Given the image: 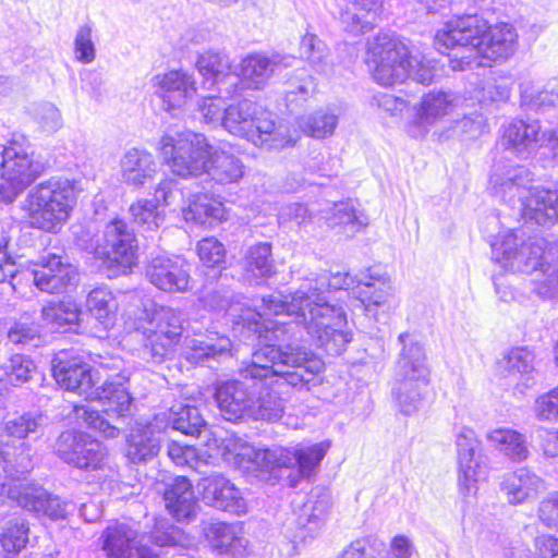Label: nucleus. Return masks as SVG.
Segmentation results:
<instances>
[{
  "mask_svg": "<svg viewBox=\"0 0 558 558\" xmlns=\"http://www.w3.org/2000/svg\"><path fill=\"white\" fill-rule=\"evenodd\" d=\"M260 312L246 310L244 327L264 345L253 353L251 364L241 369L242 379L217 384L215 400L225 420L248 418L256 379H283L294 388L307 386L324 369L320 357L300 345L303 331L330 355H340L351 341L347 314L330 304L317 288L296 290L283 295L276 292L262 298Z\"/></svg>",
  "mask_w": 558,
  "mask_h": 558,
  "instance_id": "obj_1",
  "label": "nucleus"
},
{
  "mask_svg": "<svg viewBox=\"0 0 558 558\" xmlns=\"http://www.w3.org/2000/svg\"><path fill=\"white\" fill-rule=\"evenodd\" d=\"M437 49L448 53L453 71H464L488 62L508 60L518 47V34L507 23L489 26L476 14L458 16L448 21L435 35Z\"/></svg>",
  "mask_w": 558,
  "mask_h": 558,
  "instance_id": "obj_2",
  "label": "nucleus"
},
{
  "mask_svg": "<svg viewBox=\"0 0 558 558\" xmlns=\"http://www.w3.org/2000/svg\"><path fill=\"white\" fill-rule=\"evenodd\" d=\"M493 259L505 269L532 274L535 292L542 298L558 295V245L544 239L525 241L519 231L500 234L492 244Z\"/></svg>",
  "mask_w": 558,
  "mask_h": 558,
  "instance_id": "obj_3",
  "label": "nucleus"
},
{
  "mask_svg": "<svg viewBox=\"0 0 558 558\" xmlns=\"http://www.w3.org/2000/svg\"><path fill=\"white\" fill-rule=\"evenodd\" d=\"M52 375L66 391L82 396L85 400L100 402L101 411L109 417H122L130 410L132 398L122 386V380L126 378L124 375H119L121 380L117 384L106 381L97 386L90 366L78 356H72L64 351L52 359Z\"/></svg>",
  "mask_w": 558,
  "mask_h": 558,
  "instance_id": "obj_4",
  "label": "nucleus"
},
{
  "mask_svg": "<svg viewBox=\"0 0 558 558\" xmlns=\"http://www.w3.org/2000/svg\"><path fill=\"white\" fill-rule=\"evenodd\" d=\"M76 181L51 178L33 187L23 205L32 227L46 232H58L68 221L77 201Z\"/></svg>",
  "mask_w": 558,
  "mask_h": 558,
  "instance_id": "obj_5",
  "label": "nucleus"
},
{
  "mask_svg": "<svg viewBox=\"0 0 558 558\" xmlns=\"http://www.w3.org/2000/svg\"><path fill=\"white\" fill-rule=\"evenodd\" d=\"M222 126L229 133L269 150L281 149L292 143L288 129L277 125L271 112L248 99L226 109Z\"/></svg>",
  "mask_w": 558,
  "mask_h": 558,
  "instance_id": "obj_6",
  "label": "nucleus"
},
{
  "mask_svg": "<svg viewBox=\"0 0 558 558\" xmlns=\"http://www.w3.org/2000/svg\"><path fill=\"white\" fill-rule=\"evenodd\" d=\"M398 340L402 350L397 363L398 379L392 395L400 411L411 415L423 405L429 371L423 347L411 335L400 333Z\"/></svg>",
  "mask_w": 558,
  "mask_h": 558,
  "instance_id": "obj_7",
  "label": "nucleus"
},
{
  "mask_svg": "<svg viewBox=\"0 0 558 558\" xmlns=\"http://www.w3.org/2000/svg\"><path fill=\"white\" fill-rule=\"evenodd\" d=\"M158 150L174 174L190 178L204 173L210 145L201 133L167 132L159 141Z\"/></svg>",
  "mask_w": 558,
  "mask_h": 558,
  "instance_id": "obj_8",
  "label": "nucleus"
},
{
  "mask_svg": "<svg viewBox=\"0 0 558 558\" xmlns=\"http://www.w3.org/2000/svg\"><path fill=\"white\" fill-rule=\"evenodd\" d=\"M184 314L170 306L155 307L142 327L144 353L161 363L175 351L183 335Z\"/></svg>",
  "mask_w": 558,
  "mask_h": 558,
  "instance_id": "obj_9",
  "label": "nucleus"
},
{
  "mask_svg": "<svg viewBox=\"0 0 558 558\" xmlns=\"http://www.w3.org/2000/svg\"><path fill=\"white\" fill-rule=\"evenodd\" d=\"M329 449V442L298 445L292 448L274 447L270 454L269 474L279 477L282 470H290V486L313 476Z\"/></svg>",
  "mask_w": 558,
  "mask_h": 558,
  "instance_id": "obj_10",
  "label": "nucleus"
},
{
  "mask_svg": "<svg viewBox=\"0 0 558 558\" xmlns=\"http://www.w3.org/2000/svg\"><path fill=\"white\" fill-rule=\"evenodd\" d=\"M1 168L0 201L7 204L13 203L41 172V166L16 140L4 147Z\"/></svg>",
  "mask_w": 558,
  "mask_h": 558,
  "instance_id": "obj_11",
  "label": "nucleus"
},
{
  "mask_svg": "<svg viewBox=\"0 0 558 558\" xmlns=\"http://www.w3.org/2000/svg\"><path fill=\"white\" fill-rule=\"evenodd\" d=\"M368 52L374 64L373 78L383 86H393L409 77V50L400 41L387 36L369 43Z\"/></svg>",
  "mask_w": 558,
  "mask_h": 558,
  "instance_id": "obj_12",
  "label": "nucleus"
},
{
  "mask_svg": "<svg viewBox=\"0 0 558 558\" xmlns=\"http://www.w3.org/2000/svg\"><path fill=\"white\" fill-rule=\"evenodd\" d=\"M86 250L107 260L109 264L130 269L137 258L136 235L122 219H114L106 225L101 239L96 245L86 246Z\"/></svg>",
  "mask_w": 558,
  "mask_h": 558,
  "instance_id": "obj_13",
  "label": "nucleus"
},
{
  "mask_svg": "<svg viewBox=\"0 0 558 558\" xmlns=\"http://www.w3.org/2000/svg\"><path fill=\"white\" fill-rule=\"evenodd\" d=\"M460 104L461 98L452 92L430 90L424 94L413 107V118L405 124L408 135L416 140L424 138L434 126L454 112Z\"/></svg>",
  "mask_w": 558,
  "mask_h": 558,
  "instance_id": "obj_14",
  "label": "nucleus"
},
{
  "mask_svg": "<svg viewBox=\"0 0 558 558\" xmlns=\"http://www.w3.org/2000/svg\"><path fill=\"white\" fill-rule=\"evenodd\" d=\"M357 289L356 306L375 320L387 318L396 307L392 287L383 275L369 271L360 279Z\"/></svg>",
  "mask_w": 558,
  "mask_h": 558,
  "instance_id": "obj_15",
  "label": "nucleus"
},
{
  "mask_svg": "<svg viewBox=\"0 0 558 558\" xmlns=\"http://www.w3.org/2000/svg\"><path fill=\"white\" fill-rule=\"evenodd\" d=\"M149 282L159 290L175 293L190 289V266L180 257L157 256L146 268Z\"/></svg>",
  "mask_w": 558,
  "mask_h": 558,
  "instance_id": "obj_16",
  "label": "nucleus"
},
{
  "mask_svg": "<svg viewBox=\"0 0 558 558\" xmlns=\"http://www.w3.org/2000/svg\"><path fill=\"white\" fill-rule=\"evenodd\" d=\"M10 498L22 508L36 513L38 517H48L51 520L64 519L69 513L70 504L57 496H51L40 486L19 484L10 487Z\"/></svg>",
  "mask_w": 558,
  "mask_h": 558,
  "instance_id": "obj_17",
  "label": "nucleus"
},
{
  "mask_svg": "<svg viewBox=\"0 0 558 558\" xmlns=\"http://www.w3.org/2000/svg\"><path fill=\"white\" fill-rule=\"evenodd\" d=\"M294 61L295 58L292 56L251 53L242 59L240 72L234 80L238 81V77H241L247 87L262 89L275 73L292 66Z\"/></svg>",
  "mask_w": 558,
  "mask_h": 558,
  "instance_id": "obj_18",
  "label": "nucleus"
},
{
  "mask_svg": "<svg viewBox=\"0 0 558 558\" xmlns=\"http://www.w3.org/2000/svg\"><path fill=\"white\" fill-rule=\"evenodd\" d=\"M203 500L217 509L235 513L246 512V502L240 490L223 475L213 473L198 481Z\"/></svg>",
  "mask_w": 558,
  "mask_h": 558,
  "instance_id": "obj_19",
  "label": "nucleus"
},
{
  "mask_svg": "<svg viewBox=\"0 0 558 558\" xmlns=\"http://www.w3.org/2000/svg\"><path fill=\"white\" fill-rule=\"evenodd\" d=\"M145 536L137 539V532L125 523L109 525L102 533V550L108 558H128L135 549L138 558H157L158 554L144 544Z\"/></svg>",
  "mask_w": 558,
  "mask_h": 558,
  "instance_id": "obj_20",
  "label": "nucleus"
},
{
  "mask_svg": "<svg viewBox=\"0 0 558 558\" xmlns=\"http://www.w3.org/2000/svg\"><path fill=\"white\" fill-rule=\"evenodd\" d=\"M40 268L32 271L34 284L44 292L59 293L73 286L77 271L74 266L64 263L61 256L47 254L40 257Z\"/></svg>",
  "mask_w": 558,
  "mask_h": 558,
  "instance_id": "obj_21",
  "label": "nucleus"
},
{
  "mask_svg": "<svg viewBox=\"0 0 558 558\" xmlns=\"http://www.w3.org/2000/svg\"><path fill=\"white\" fill-rule=\"evenodd\" d=\"M222 456L239 469L246 472H266L270 468V449H257L236 435L222 440Z\"/></svg>",
  "mask_w": 558,
  "mask_h": 558,
  "instance_id": "obj_22",
  "label": "nucleus"
},
{
  "mask_svg": "<svg viewBox=\"0 0 558 558\" xmlns=\"http://www.w3.org/2000/svg\"><path fill=\"white\" fill-rule=\"evenodd\" d=\"M478 440L475 432L466 426H460L456 430V448L459 465V485L464 495L474 494L477 489L478 463L475 459V450Z\"/></svg>",
  "mask_w": 558,
  "mask_h": 558,
  "instance_id": "obj_23",
  "label": "nucleus"
},
{
  "mask_svg": "<svg viewBox=\"0 0 558 558\" xmlns=\"http://www.w3.org/2000/svg\"><path fill=\"white\" fill-rule=\"evenodd\" d=\"M154 86L167 111L181 108L187 99L196 94V83L193 75L182 70H171L156 75Z\"/></svg>",
  "mask_w": 558,
  "mask_h": 558,
  "instance_id": "obj_24",
  "label": "nucleus"
},
{
  "mask_svg": "<svg viewBox=\"0 0 558 558\" xmlns=\"http://www.w3.org/2000/svg\"><path fill=\"white\" fill-rule=\"evenodd\" d=\"M165 507L178 522H190L197 512V498L193 485L185 476H177L165 483Z\"/></svg>",
  "mask_w": 558,
  "mask_h": 558,
  "instance_id": "obj_25",
  "label": "nucleus"
},
{
  "mask_svg": "<svg viewBox=\"0 0 558 558\" xmlns=\"http://www.w3.org/2000/svg\"><path fill=\"white\" fill-rule=\"evenodd\" d=\"M158 171V163L146 149L130 148L120 160V172L122 182L133 189H142L146 183L153 181Z\"/></svg>",
  "mask_w": 558,
  "mask_h": 558,
  "instance_id": "obj_26",
  "label": "nucleus"
},
{
  "mask_svg": "<svg viewBox=\"0 0 558 558\" xmlns=\"http://www.w3.org/2000/svg\"><path fill=\"white\" fill-rule=\"evenodd\" d=\"M500 490L510 505L517 506L535 500L545 490V483L534 472L520 468L504 476Z\"/></svg>",
  "mask_w": 558,
  "mask_h": 558,
  "instance_id": "obj_27",
  "label": "nucleus"
},
{
  "mask_svg": "<svg viewBox=\"0 0 558 558\" xmlns=\"http://www.w3.org/2000/svg\"><path fill=\"white\" fill-rule=\"evenodd\" d=\"M160 433L149 424H136L125 437L124 457L132 464H145L160 451Z\"/></svg>",
  "mask_w": 558,
  "mask_h": 558,
  "instance_id": "obj_28",
  "label": "nucleus"
},
{
  "mask_svg": "<svg viewBox=\"0 0 558 558\" xmlns=\"http://www.w3.org/2000/svg\"><path fill=\"white\" fill-rule=\"evenodd\" d=\"M276 378L256 379L255 385L258 389L253 393L252 405L248 418L264 420L268 422L278 421L284 412V401L272 386H290L283 379L279 383Z\"/></svg>",
  "mask_w": 558,
  "mask_h": 558,
  "instance_id": "obj_29",
  "label": "nucleus"
},
{
  "mask_svg": "<svg viewBox=\"0 0 558 558\" xmlns=\"http://www.w3.org/2000/svg\"><path fill=\"white\" fill-rule=\"evenodd\" d=\"M541 133V125L538 121L526 122L523 120H514L504 129L501 143L514 154L527 157L538 147L541 138L544 140ZM545 147V143H542Z\"/></svg>",
  "mask_w": 558,
  "mask_h": 558,
  "instance_id": "obj_30",
  "label": "nucleus"
},
{
  "mask_svg": "<svg viewBox=\"0 0 558 558\" xmlns=\"http://www.w3.org/2000/svg\"><path fill=\"white\" fill-rule=\"evenodd\" d=\"M384 8V0H354L340 15L345 32L353 35L371 31L378 21Z\"/></svg>",
  "mask_w": 558,
  "mask_h": 558,
  "instance_id": "obj_31",
  "label": "nucleus"
},
{
  "mask_svg": "<svg viewBox=\"0 0 558 558\" xmlns=\"http://www.w3.org/2000/svg\"><path fill=\"white\" fill-rule=\"evenodd\" d=\"M522 217L539 226L558 221V189L531 191L521 203Z\"/></svg>",
  "mask_w": 558,
  "mask_h": 558,
  "instance_id": "obj_32",
  "label": "nucleus"
},
{
  "mask_svg": "<svg viewBox=\"0 0 558 558\" xmlns=\"http://www.w3.org/2000/svg\"><path fill=\"white\" fill-rule=\"evenodd\" d=\"M204 173L217 184H232L239 182L243 177L244 165L235 155L210 145Z\"/></svg>",
  "mask_w": 558,
  "mask_h": 558,
  "instance_id": "obj_33",
  "label": "nucleus"
},
{
  "mask_svg": "<svg viewBox=\"0 0 558 558\" xmlns=\"http://www.w3.org/2000/svg\"><path fill=\"white\" fill-rule=\"evenodd\" d=\"M232 342L226 336L208 331L201 338L185 340V357L192 363H201L208 359H220L231 355Z\"/></svg>",
  "mask_w": 558,
  "mask_h": 558,
  "instance_id": "obj_34",
  "label": "nucleus"
},
{
  "mask_svg": "<svg viewBox=\"0 0 558 558\" xmlns=\"http://www.w3.org/2000/svg\"><path fill=\"white\" fill-rule=\"evenodd\" d=\"M183 217L186 222L211 228L226 218V209L220 201L207 194H196L183 209Z\"/></svg>",
  "mask_w": 558,
  "mask_h": 558,
  "instance_id": "obj_35",
  "label": "nucleus"
},
{
  "mask_svg": "<svg viewBox=\"0 0 558 558\" xmlns=\"http://www.w3.org/2000/svg\"><path fill=\"white\" fill-rule=\"evenodd\" d=\"M532 182V173L523 166H513L500 171L495 169L490 174V184L496 195L509 201L519 196L522 198V191Z\"/></svg>",
  "mask_w": 558,
  "mask_h": 558,
  "instance_id": "obj_36",
  "label": "nucleus"
},
{
  "mask_svg": "<svg viewBox=\"0 0 558 558\" xmlns=\"http://www.w3.org/2000/svg\"><path fill=\"white\" fill-rule=\"evenodd\" d=\"M209 545L220 554H230L242 558L246 548V539L236 536L234 526L223 522L210 523L204 529Z\"/></svg>",
  "mask_w": 558,
  "mask_h": 558,
  "instance_id": "obj_37",
  "label": "nucleus"
},
{
  "mask_svg": "<svg viewBox=\"0 0 558 558\" xmlns=\"http://www.w3.org/2000/svg\"><path fill=\"white\" fill-rule=\"evenodd\" d=\"M329 511V499L326 495L316 498L311 497L300 509L296 524L300 529V537H314L323 527Z\"/></svg>",
  "mask_w": 558,
  "mask_h": 558,
  "instance_id": "obj_38",
  "label": "nucleus"
},
{
  "mask_svg": "<svg viewBox=\"0 0 558 558\" xmlns=\"http://www.w3.org/2000/svg\"><path fill=\"white\" fill-rule=\"evenodd\" d=\"M242 268L245 279L250 282L257 283L260 279L271 277L275 274L271 245L258 243L248 247L242 260Z\"/></svg>",
  "mask_w": 558,
  "mask_h": 558,
  "instance_id": "obj_39",
  "label": "nucleus"
},
{
  "mask_svg": "<svg viewBox=\"0 0 558 558\" xmlns=\"http://www.w3.org/2000/svg\"><path fill=\"white\" fill-rule=\"evenodd\" d=\"M300 54L307 60L318 74L331 76L335 74V64L327 45L315 34L306 33L300 43Z\"/></svg>",
  "mask_w": 558,
  "mask_h": 558,
  "instance_id": "obj_40",
  "label": "nucleus"
},
{
  "mask_svg": "<svg viewBox=\"0 0 558 558\" xmlns=\"http://www.w3.org/2000/svg\"><path fill=\"white\" fill-rule=\"evenodd\" d=\"M319 219H324L330 228H348L351 234L360 231L368 223L367 217L357 214L352 202L335 203L332 206L322 209Z\"/></svg>",
  "mask_w": 558,
  "mask_h": 558,
  "instance_id": "obj_41",
  "label": "nucleus"
},
{
  "mask_svg": "<svg viewBox=\"0 0 558 558\" xmlns=\"http://www.w3.org/2000/svg\"><path fill=\"white\" fill-rule=\"evenodd\" d=\"M487 441L513 461H523L529 456L525 437L511 428H496L487 433Z\"/></svg>",
  "mask_w": 558,
  "mask_h": 558,
  "instance_id": "obj_42",
  "label": "nucleus"
},
{
  "mask_svg": "<svg viewBox=\"0 0 558 558\" xmlns=\"http://www.w3.org/2000/svg\"><path fill=\"white\" fill-rule=\"evenodd\" d=\"M86 306L89 313L106 329L114 325L119 304L116 296L109 289L99 287L92 290L87 296Z\"/></svg>",
  "mask_w": 558,
  "mask_h": 558,
  "instance_id": "obj_43",
  "label": "nucleus"
},
{
  "mask_svg": "<svg viewBox=\"0 0 558 558\" xmlns=\"http://www.w3.org/2000/svg\"><path fill=\"white\" fill-rule=\"evenodd\" d=\"M129 213L133 222L143 232L157 231L165 222L163 210H160L153 199H137L130 206Z\"/></svg>",
  "mask_w": 558,
  "mask_h": 558,
  "instance_id": "obj_44",
  "label": "nucleus"
},
{
  "mask_svg": "<svg viewBox=\"0 0 558 558\" xmlns=\"http://www.w3.org/2000/svg\"><path fill=\"white\" fill-rule=\"evenodd\" d=\"M81 310L73 301L49 302L41 310L43 319L53 328L77 325Z\"/></svg>",
  "mask_w": 558,
  "mask_h": 558,
  "instance_id": "obj_45",
  "label": "nucleus"
},
{
  "mask_svg": "<svg viewBox=\"0 0 558 558\" xmlns=\"http://www.w3.org/2000/svg\"><path fill=\"white\" fill-rule=\"evenodd\" d=\"M169 421L174 429L191 436H198L206 425L196 407L181 403L171 408Z\"/></svg>",
  "mask_w": 558,
  "mask_h": 558,
  "instance_id": "obj_46",
  "label": "nucleus"
},
{
  "mask_svg": "<svg viewBox=\"0 0 558 558\" xmlns=\"http://www.w3.org/2000/svg\"><path fill=\"white\" fill-rule=\"evenodd\" d=\"M196 69L203 76L219 82L230 75L231 61L225 50L209 49L198 54Z\"/></svg>",
  "mask_w": 558,
  "mask_h": 558,
  "instance_id": "obj_47",
  "label": "nucleus"
},
{
  "mask_svg": "<svg viewBox=\"0 0 558 558\" xmlns=\"http://www.w3.org/2000/svg\"><path fill=\"white\" fill-rule=\"evenodd\" d=\"M28 532L29 527L25 519L19 517L9 519L4 523L0 535L3 550L7 554H19L28 542Z\"/></svg>",
  "mask_w": 558,
  "mask_h": 558,
  "instance_id": "obj_48",
  "label": "nucleus"
},
{
  "mask_svg": "<svg viewBox=\"0 0 558 558\" xmlns=\"http://www.w3.org/2000/svg\"><path fill=\"white\" fill-rule=\"evenodd\" d=\"M534 355L525 348L511 349L499 361V368L509 376H521L525 379L524 385L527 386L530 375L534 371Z\"/></svg>",
  "mask_w": 558,
  "mask_h": 558,
  "instance_id": "obj_49",
  "label": "nucleus"
},
{
  "mask_svg": "<svg viewBox=\"0 0 558 558\" xmlns=\"http://www.w3.org/2000/svg\"><path fill=\"white\" fill-rule=\"evenodd\" d=\"M337 124L338 117L325 109L317 110L300 120V128L303 132L315 138H325L332 135Z\"/></svg>",
  "mask_w": 558,
  "mask_h": 558,
  "instance_id": "obj_50",
  "label": "nucleus"
},
{
  "mask_svg": "<svg viewBox=\"0 0 558 558\" xmlns=\"http://www.w3.org/2000/svg\"><path fill=\"white\" fill-rule=\"evenodd\" d=\"M35 369L36 367L29 357L15 354L0 369V381L4 385L20 386L32 378Z\"/></svg>",
  "mask_w": 558,
  "mask_h": 558,
  "instance_id": "obj_51",
  "label": "nucleus"
},
{
  "mask_svg": "<svg viewBox=\"0 0 558 558\" xmlns=\"http://www.w3.org/2000/svg\"><path fill=\"white\" fill-rule=\"evenodd\" d=\"M168 456L177 465L189 466L199 474L207 473V459L192 446H182L173 441L168 445Z\"/></svg>",
  "mask_w": 558,
  "mask_h": 558,
  "instance_id": "obj_52",
  "label": "nucleus"
},
{
  "mask_svg": "<svg viewBox=\"0 0 558 558\" xmlns=\"http://www.w3.org/2000/svg\"><path fill=\"white\" fill-rule=\"evenodd\" d=\"M43 425V415L26 413L8 417L4 423V430L8 436L22 439L31 435H38Z\"/></svg>",
  "mask_w": 558,
  "mask_h": 558,
  "instance_id": "obj_53",
  "label": "nucleus"
},
{
  "mask_svg": "<svg viewBox=\"0 0 558 558\" xmlns=\"http://www.w3.org/2000/svg\"><path fill=\"white\" fill-rule=\"evenodd\" d=\"M105 457V447L98 440L93 439L83 433L77 452V461L86 463L74 464V466L83 470L101 469Z\"/></svg>",
  "mask_w": 558,
  "mask_h": 558,
  "instance_id": "obj_54",
  "label": "nucleus"
},
{
  "mask_svg": "<svg viewBox=\"0 0 558 558\" xmlns=\"http://www.w3.org/2000/svg\"><path fill=\"white\" fill-rule=\"evenodd\" d=\"M147 538L149 543L160 548L182 546L186 541L185 534L180 527L165 520L156 523Z\"/></svg>",
  "mask_w": 558,
  "mask_h": 558,
  "instance_id": "obj_55",
  "label": "nucleus"
},
{
  "mask_svg": "<svg viewBox=\"0 0 558 558\" xmlns=\"http://www.w3.org/2000/svg\"><path fill=\"white\" fill-rule=\"evenodd\" d=\"M74 412L77 418H82L90 428L98 430L104 437L116 438L119 436L120 428L112 425L98 410H93L82 404L75 405Z\"/></svg>",
  "mask_w": 558,
  "mask_h": 558,
  "instance_id": "obj_56",
  "label": "nucleus"
},
{
  "mask_svg": "<svg viewBox=\"0 0 558 558\" xmlns=\"http://www.w3.org/2000/svg\"><path fill=\"white\" fill-rule=\"evenodd\" d=\"M75 60L83 64H89L96 59V47L93 39V28L85 24L78 27L74 38Z\"/></svg>",
  "mask_w": 558,
  "mask_h": 558,
  "instance_id": "obj_57",
  "label": "nucleus"
},
{
  "mask_svg": "<svg viewBox=\"0 0 558 558\" xmlns=\"http://www.w3.org/2000/svg\"><path fill=\"white\" fill-rule=\"evenodd\" d=\"M83 433L66 430L63 432L56 444L57 454L68 464H85L86 462L77 461V452L80 449L81 436Z\"/></svg>",
  "mask_w": 558,
  "mask_h": 558,
  "instance_id": "obj_58",
  "label": "nucleus"
},
{
  "mask_svg": "<svg viewBox=\"0 0 558 558\" xmlns=\"http://www.w3.org/2000/svg\"><path fill=\"white\" fill-rule=\"evenodd\" d=\"M197 254L205 266L215 267L225 260L226 250L217 239L205 238L197 244Z\"/></svg>",
  "mask_w": 558,
  "mask_h": 558,
  "instance_id": "obj_59",
  "label": "nucleus"
},
{
  "mask_svg": "<svg viewBox=\"0 0 558 558\" xmlns=\"http://www.w3.org/2000/svg\"><path fill=\"white\" fill-rule=\"evenodd\" d=\"M537 420L553 422L558 418V386L539 396L533 407Z\"/></svg>",
  "mask_w": 558,
  "mask_h": 558,
  "instance_id": "obj_60",
  "label": "nucleus"
},
{
  "mask_svg": "<svg viewBox=\"0 0 558 558\" xmlns=\"http://www.w3.org/2000/svg\"><path fill=\"white\" fill-rule=\"evenodd\" d=\"M8 339L14 344L37 347L39 330L33 323H14L8 331Z\"/></svg>",
  "mask_w": 558,
  "mask_h": 558,
  "instance_id": "obj_61",
  "label": "nucleus"
},
{
  "mask_svg": "<svg viewBox=\"0 0 558 558\" xmlns=\"http://www.w3.org/2000/svg\"><path fill=\"white\" fill-rule=\"evenodd\" d=\"M408 69V78L421 84H430L435 77V68L430 60L409 54Z\"/></svg>",
  "mask_w": 558,
  "mask_h": 558,
  "instance_id": "obj_62",
  "label": "nucleus"
},
{
  "mask_svg": "<svg viewBox=\"0 0 558 558\" xmlns=\"http://www.w3.org/2000/svg\"><path fill=\"white\" fill-rule=\"evenodd\" d=\"M521 97L523 104L534 110H546L558 102V93L555 90V86L550 89L539 90L536 94H529L524 90Z\"/></svg>",
  "mask_w": 558,
  "mask_h": 558,
  "instance_id": "obj_63",
  "label": "nucleus"
},
{
  "mask_svg": "<svg viewBox=\"0 0 558 558\" xmlns=\"http://www.w3.org/2000/svg\"><path fill=\"white\" fill-rule=\"evenodd\" d=\"M538 518L548 527H558V493H551L538 506Z\"/></svg>",
  "mask_w": 558,
  "mask_h": 558,
  "instance_id": "obj_64",
  "label": "nucleus"
}]
</instances>
